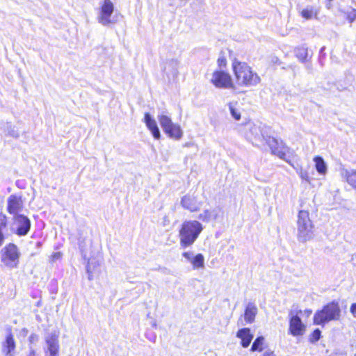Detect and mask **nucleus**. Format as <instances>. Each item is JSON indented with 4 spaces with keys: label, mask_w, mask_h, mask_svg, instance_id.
I'll return each mask as SVG.
<instances>
[{
    "label": "nucleus",
    "mask_w": 356,
    "mask_h": 356,
    "mask_svg": "<svg viewBox=\"0 0 356 356\" xmlns=\"http://www.w3.org/2000/svg\"><path fill=\"white\" fill-rule=\"evenodd\" d=\"M203 230L202 225L197 220H187L182 222L179 231V244L181 248L191 246Z\"/></svg>",
    "instance_id": "f257e3e1"
},
{
    "label": "nucleus",
    "mask_w": 356,
    "mask_h": 356,
    "mask_svg": "<svg viewBox=\"0 0 356 356\" xmlns=\"http://www.w3.org/2000/svg\"><path fill=\"white\" fill-rule=\"evenodd\" d=\"M232 67L236 83L241 86L250 87L260 83L259 76L245 63L234 61Z\"/></svg>",
    "instance_id": "f03ea898"
},
{
    "label": "nucleus",
    "mask_w": 356,
    "mask_h": 356,
    "mask_svg": "<svg viewBox=\"0 0 356 356\" xmlns=\"http://www.w3.org/2000/svg\"><path fill=\"white\" fill-rule=\"evenodd\" d=\"M314 226L309 212L300 210L297 220V238L300 243H306L313 238Z\"/></svg>",
    "instance_id": "7ed1b4c3"
},
{
    "label": "nucleus",
    "mask_w": 356,
    "mask_h": 356,
    "mask_svg": "<svg viewBox=\"0 0 356 356\" xmlns=\"http://www.w3.org/2000/svg\"><path fill=\"white\" fill-rule=\"evenodd\" d=\"M340 314L341 310L338 304L331 302L325 305L321 310L315 313L314 323L316 325H324L329 321L338 320Z\"/></svg>",
    "instance_id": "20e7f679"
},
{
    "label": "nucleus",
    "mask_w": 356,
    "mask_h": 356,
    "mask_svg": "<svg viewBox=\"0 0 356 356\" xmlns=\"http://www.w3.org/2000/svg\"><path fill=\"white\" fill-rule=\"evenodd\" d=\"M19 254L17 245L9 243L1 250V261L9 268H16L19 264Z\"/></svg>",
    "instance_id": "39448f33"
},
{
    "label": "nucleus",
    "mask_w": 356,
    "mask_h": 356,
    "mask_svg": "<svg viewBox=\"0 0 356 356\" xmlns=\"http://www.w3.org/2000/svg\"><path fill=\"white\" fill-rule=\"evenodd\" d=\"M211 82L218 88L233 89V83L231 76L222 70H216L213 72Z\"/></svg>",
    "instance_id": "423d86ee"
},
{
    "label": "nucleus",
    "mask_w": 356,
    "mask_h": 356,
    "mask_svg": "<svg viewBox=\"0 0 356 356\" xmlns=\"http://www.w3.org/2000/svg\"><path fill=\"white\" fill-rule=\"evenodd\" d=\"M114 11V5L111 0H104L100 3L99 12L97 16V21L103 26H108L113 22L111 15Z\"/></svg>",
    "instance_id": "0eeeda50"
},
{
    "label": "nucleus",
    "mask_w": 356,
    "mask_h": 356,
    "mask_svg": "<svg viewBox=\"0 0 356 356\" xmlns=\"http://www.w3.org/2000/svg\"><path fill=\"white\" fill-rule=\"evenodd\" d=\"M44 351L45 356H58L60 346L58 333L52 332L47 334L44 337Z\"/></svg>",
    "instance_id": "6e6552de"
},
{
    "label": "nucleus",
    "mask_w": 356,
    "mask_h": 356,
    "mask_svg": "<svg viewBox=\"0 0 356 356\" xmlns=\"http://www.w3.org/2000/svg\"><path fill=\"white\" fill-rule=\"evenodd\" d=\"M13 226L16 229V234L18 236H25L31 228V221L24 215H15L13 217Z\"/></svg>",
    "instance_id": "1a4fd4ad"
},
{
    "label": "nucleus",
    "mask_w": 356,
    "mask_h": 356,
    "mask_svg": "<svg viewBox=\"0 0 356 356\" xmlns=\"http://www.w3.org/2000/svg\"><path fill=\"white\" fill-rule=\"evenodd\" d=\"M245 136L253 144L258 145L259 143L264 142L265 136L259 126L252 123H248L245 126Z\"/></svg>",
    "instance_id": "9d476101"
},
{
    "label": "nucleus",
    "mask_w": 356,
    "mask_h": 356,
    "mask_svg": "<svg viewBox=\"0 0 356 356\" xmlns=\"http://www.w3.org/2000/svg\"><path fill=\"white\" fill-rule=\"evenodd\" d=\"M182 207L191 212H195L200 210L202 202L198 200L197 195L193 194H186L181 200Z\"/></svg>",
    "instance_id": "9b49d317"
},
{
    "label": "nucleus",
    "mask_w": 356,
    "mask_h": 356,
    "mask_svg": "<svg viewBox=\"0 0 356 356\" xmlns=\"http://www.w3.org/2000/svg\"><path fill=\"white\" fill-rule=\"evenodd\" d=\"M289 332L294 337L302 336L305 332V325L298 315L290 314Z\"/></svg>",
    "instance_id": "f8f14e48"
},
{
    "label": "nucleus",
    "mask_w": 356,
    "mask_h": 356,
    "mask_svg": "<svg viewBox=\"0 0 356 356\" xmlns=\"http://www.w3.org/2000/svg\"><path fill=\"white\" fill-rule=\"evenodd\" d=\"M7 203V211L9 213L13 214L14 216L19 215L18 213L21 211L23 208V201L21 196L11 195L8 197Z\"/></svg>",
    "instance_id": "ddd939ff"
},
{
    "label": "nucleus",
    "mask_w": 356,
    "mask_h": 356,
    "mask_svg": "<svg viewBox=\"0 0 356 356\" xmlns=\"http://www.w3.org/2000/svg\"><path fill=\"white\" fill-rule=\"evenodd\" d=\"M264 142L267 143L273 154L277 155L281 159L284 158L285 153L283 151L282 142H279L276 138L270 136H265Z\"/></svg>",
    "instance_id": "4468645a"
},
{
    "label": "nucleus",
    "mask_w": 356,
    "mask_h": 356,
    "mask_svg": "<svg viewBox=\"0 0 356 356\" xmlns=\"http://www.w3.org/2000/svg\"><path fill=\"white\" fill-rule=\"evenodd\" d=\"M102 266L95 259H90L86 266V271L89 280L98 277L102 273Z\"/></svg>",
    "instance_id": "2eb2a0df"
},
{
    "label": "nucleus",
    "mask_w": 356,
    "mask_h": 356,
    "mask_svg": "<svg viewBox=\"0 0 356 356\" xmlns=\"http://www.w3.org/2000/svg\"><path fill=\"white\" fill-rule=\"evenodd\" d=\"M220 214L221 211L218 208L206 209L199 215L198 218L203 222H209L218 220L220 217Z\"/></svg>",
    "instance_id": "dca6fc26"
},
{
    "label": "nucleus",
    "mask_w": 356,
    "mask_h": 356,
    "mask_svg": "<svg viewBox=\"0 0 356 356\" xmlns=\"http://www.w3.org/2000/svg\"><path fill=\"white\" fill-rule=\"evenodd\" d=\"M144 122L145 123L147 129L152 133L155 139H159L161 137L160 131L156 120L150 115L149 113H146L144 116Z\"/></svg>",
    "instance_id": "f3484780"
},
{
    "label": "nucleus",
    "mask_w": 356,
    "mask_h": 356,
    "mask_svg": "<svg viewBox=\"0 0 356 356\" xmlns=\"http://www.w3.org/2000/svg\"><path fill=\"white\" fill-rule=\"evenodd\" d=\"M236 337L241 339V345L243 348L248 347L253 339V334L250 333L249 328L240 329L236 333Z\"/></svg>",
    "instance_id": "a211bd4d"
},
{
    "label": "nucleus",
    "mask_w": 356,
    "mask_h": 356,
    "mask_svg": "<svg viewBox=\"0 0 356 356\" xmlns=\"http://www.w3.org/2000/svg\"><path fill=\"white\" fill-rule=\"evenodd\" d=\"M257 314V307L254 303L249 302L245 309L244 318L248 323H252L254 321L255 316Z\"/></svg>",
    "instance_id": "6ab92c4d"
},
{
    "label": "nucleus",
    "mask_w": 356,
    "mask_h": 356,
    "mask_svg": "<svg viewBox=\"0 0 356 356\" xmlns=\"http://www.w3.org/2000/svg\"><path fill=\"white\" fill-rule=\"evenodd\" d=\"M163 131L169 137L176 140L180 139L183 135V131L180 126L175 123H172V125H170L167 130Z\"/></svg>",
    "instance_id": "aec40b11"
},
{
    "label": "nucleus",
    "mask_w": 356,
    "mask_h": 356,
    "mask_svg": "<svg viewBox=\"0 0 356 356\" xmlns=\"http://www.w3.org/2000/svg\"><path fill=\"white\" fill-rule=\"evenodd\" d=\"M341 176L354 188L356 189V170H341Z\"/></svg>",
    "instance_id": "412c9836"
},
{
    "label": "nucleus",
    "mask_w": 356,
    "mask_h": 356,
    "mask_svg": "<svg viewBox=\"0 0 356 356\" xmlns=\"http://www.w3.org/2000/svg\"><path fill=\"white\" fill-rule=\"evenodd\" d=\"M315 168L318 174L325 175L327 173V167L323 159L321 156H315L314 158Z\"/></svg>",
    "instance_id": "4be33fe9"
},
{
    "label": "nucleus",
    "mask_w": 356,
    "mask_h": 356,
    "mask_svg": "<svg viewBox=\"0 0 356 356\" xmlns=\"http://www.w3.org/2000/svg\"><path fill=\"white\" fill-rule=\"evenodd\" d=\"M15 348V343L14 340L13 336L10 334L7 336L6 339L3 343V352L8 355L10 354L13 350H14Z\"/></svg>",
    "instance_id": "5701e85b"
},
{
    "label": "nucleus",
    "mask_w": 356,
    "mask_h": 356,
    "mask_svg": "<svg viewBox=\"0 0 356 356\" xmlns=\"http://www.w3.org/2000/svg\"><path fill=\"white\" fill-rule=\"evenodd\" d=\"M157 118L163 130H167L169 126L173 123L171 118L164 114V113L158 115Z\"/></svg>",
    "instance_id": "b1692460"
},
{
    "label": "nucleus",
    "mask_w": 356,
    "mask_h": 356,
    "mask_svg": "<svg viewBox=\"0 0 356 356\" xmlns=\"http://www.w3.org/2000/svg\"><path fill=\"white\" fill-rule=\"evenodd\" d=\"M228 108L233 118L239 120L241 119V111L238 103L236 102H230L228 104Z\"/></svg>",
    "instance_id": "393cba45"
},
{
    "label": "nucleus",
    "mask_w": 356,
    "mask_h": 356,
    "mask_svg": "<svg viewBox=\"0 0 356 356\" xmlns=\"http://www.w3.org/2000/svg\"><path fill=\"white\" fill-rule=\"evenodd\" d=\"M191 263L193 269L203 268L204 267V257L202 254H197L193 258Z\"/></svg>",
    "instance_id": "a878e982"
},
{
    "label": "nucleus",
    "mask_w": 356,
    "mask_h": 356,
    "mask_svg": "<svg viewBox=\"0 0 356 356\" xmlns=\"http://www.w3.org/2000/svg\"><path fill=\"white\" fill-rule=\"evenodd\" d=\"M264 337H258L256 338V339L254 341L252 347H251V351H262L264 348Z\"/></svg>",
    "instance_id": "bb28decb"
},
{
    "label": "nucleus",
    "mask_w": 356,
    "mask_h": 356,
    "mask_svg": "<svg viewBox=\"0 0 356 356\" xmlns=\"http://www.w3.org/2000/svg\"><path fill=\"white\" fill-rule=\"evenodd\" d=\"M295 54L300 61L305 62L308 54L307 49L305 47H297L295 49Z\"/></svg>",
    "instance_id": "cd10ccee"
},
{
    "label": "nucleus",
    "mask_w": 356,
    "mask_h": 356,
    "mask_svg": "<svg viewBox=\"0 0 356 356\" xmlns=\"http://www.w3.org/2000/svg\"><path fill=\"white\" fill-rule=\"evenodd\" d=\"M301 15L306 19H311L314 17L316 16V13L314 12L312 8H307L302 10Z\"/></svg>",
    "instance_id": "c85d7f7f"
},
{
    "label": "nucleus",
    "mask_w": 356,
    "mask_h": 356,
    "mask_svg": "<svg viewBox=\"0 0 356 356\" xmlns=\"http://www.w3.org/2000/svg\"><path fill=\"white\" fill-rule=\"evenodd\" d=\"M7 226V217L3 213H0V232H3V229Z\"/></svg>",
    "instance_id": "c756f323"
},
{
    "label": "nucleus",
    "mask_w": 356,
    "mask_h": 356,
    "mask_svg": "<svg viewBox=\"0 0 356 356\" xmlns=\"http://www.w3.org/2000/svg\"><path fill=\"white\" fill-rule=\"evenodd\" d=\"M321 337V331L318 329L315 330L310 337V341L312 343H315L318 340H319Z\"/></svg>",
    "instance_id": "7c9ffc66"
},
{
    "label": "nucleus",
    "mask_w": 356,
    "mask_h": 356,
    "mask_svg": "<svg viewBox=\"0 0 356 356\" xmlns=\"http://www.w3.org/2000/svg\"><path fill=\"white\" fill-rule=\"evenodd\" d=\"M348 19L353 22L356 19V10L352 9L348 13Z\"/></svg>",
    "instance_id": "2f4dec72"
},
{
    "label": "nucleus",
    "mask_w": 356,
    "mask_h": 356,
    "mask_svg": "<svg viewBox=\"0 0 356 356\" xmlns=\"http://www.w3.org/2000/svg\"><path fill=\"white\" fill-rule=\"evenodd\" d=\"M182 256L190 262H191L193 258L195 257L192 252H184L182 253Z\"/></svg>",
    "instance_id": "473e14b6"
},
{
    "label": "nucleus",
    "mask_w": 356,
    "mask_h": 356,
    "mask_svg": "<svg viewBox=\"0 0 356 356\" xmlns=\"http://www.w3.org/2000/svg\"><path fill=\"white\" fill-rule=\"evenodd\" d=\"M29 341L31 343H36L38 341V336L36 334L33 333L29 336Z\"/></svg>",
    "instance_id": "72a5a7b5"
},
{
    "label": "nucleus",
    "mask_w": 356,
    "mask_h": 356,
    "mask_svg": "<svg viewBox=\"0 0 356 356\" xmlns=\"http://www.w3.org/2000/svg\"><path fill=\"white\" fill-rule=\"evenodd\" d=\"M300 176L301 179L309 182V175L306 171H301L300 172Z\"/></svg>",
    "instance_id": "f704fd0d"
},
{
    "label": "nucleus",
    "mask_w": 356,
    "mask_h": 356,
    "mask_svg": "<svg viewBox=\"0 0 356 356\" xmlns=\"http://www.w3.org/2000/svg\"><path fill=\"white\" fill-rule=\"evenodd\" d=\"M350 312H351L354 317H356V303H353L351 305Z\"/></svg>",
    "instance_id": "c9c22d12"
},
{
    "label": "nucleus",
    "mask_w": 356,
    "mask_h": 356,
    "mask_svg": "<svg viewBox=\"0 0 356 356\" xmlns=\"http://www.w3.org/2000/svg\"><path fill=\"white\" fill-rule=\"evenodd\" d=\"M261 356H275V355L273 351L267 350Z\"/></svg>",
    "instance_id": "e433bc0d"
},
{
    "label": "nucleus",
    "mask_w": 356,
    "mask_h": 356,
    "mask_svg": "<svg viewBox=\"0 0 356 356\" xmlns=\"http://www.w3.org/2000/svg\"><path fill=\"white\" fill-rule=\"evenodd\" d=\"M218 64L220 66L225 65L226 64V60L225 58H218Z\"/></svg>",
    "instance_id": "4c0bfd02"
},
{
    "label": "nucleus",
    "mask_w": 356,
    "mask_h": 356,
    "mask_svg": "<svg viewBox=\"0 0 356 356\" xmlns=\"http://www.w3.org/2000/svg\"><path fill=\"white\" fill-rule=\"evenodd\" d=\"M4 241V235L3 232H0V247L3 245Z\"/></svg>",
    "instance_id": "58836bf2"
},
{
    "label": "nucleus",
    "mask_w": 356,
    "mask_h": 356,
    "mask_svg": "<svg viewBox=\"0 0 356 356\" xmlns=\"http://www.w3.org/2000/svg\"><path fill=\"white\" fill-rule=\"evenodd\" d=\"M61 254L60 252H56L53 255V259H58L60 257Z\"/></svg>",
    "instance_id": "ea45409f"
},
{
    "label": "nucleus",
    "mask_w": 356,
    "mask_h": 356,
    "mask_svg": "<svg viewBox=\"0 0 356 356\" xmlns=\"http://www.w3.org/2000/svg\"><path fill=\"white\" fill-rule=\"evenodd\" d=\"M27 356H36L35 350L33 349H31Z\"/></svg>",
    "instance_id": "a19ab883"
},
{
    "label": "nucleus",
    "mask_w": 356,
    "mask_h": 356,
    "mask_svg": "<svg viewBox=\"0 0 356 356\" xmlns=\"http://www.w3.org/2000/svg\"><path fill=\"white\" fill-rule=\"evenodd\" d=\"M349 79L350 81L352 82L354 80V76L353 75H350Z\"/></svg>",
    "instance_id": "79ce46f5"
}]
</instances>
